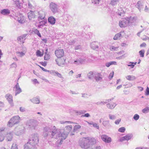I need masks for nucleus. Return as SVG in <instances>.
Listing matches in <instances>:
<instances>
[{"instance_id":"obj_17","label":"nucleus","mask_w":149,"mask_h":149,"mask_svg":"<svg viewBox=\"0 0 149 149\" xmlns=\"http://www.w3.org/2000/svg\"><path fill=\"white\" fill-rule=\"evenodd\" d=\"M14 88L15 89V96H16L17 94L20 93L22 91V89L19 87L18 83H17L16 84Z\"/></svg>"},{"instance_id":"obj_51","label":"nucleus","mask_w":149,"mask_h":149,"mask_svg":"<svg viewBox=\"0 0 149 149\" xmlns=\"http://www.w3.org/2000/svg\"><path fill=\"white\" fill-rule=\"evenodd\" d=\"M17 20L20 23H23L24 22L23 17H22L21 18H18Z\"/></svg>"},{"instance_id":"obj_15","label":"nucleus","mask_w":149,"mask_h":149,"mask_svg":"<svg viewBox=\"0 0 149 149\" xmlns=\"http://www.w3.org/2000/svg\"><path fill=\"white\" fill-rule=\"evenodd\" d=\"M132 137L133 135L132 134H129L120 138L119 139V141L122 142L125 140L128 141Z\"/></svg>"},{"instance_id":"obj_59","label":"nucleus","mask_w":149,"mask_h":149,"mask_svg":"<svg viewBox=\"0 0 149 149\" xmlns=\"http://www.w3.org/2000/svg\"><path fill=\"white\" fill-rule=\"evenodd\" d=\"M17 66V64L15 63H13L11 64L10 67L11 68H16Z\"/></svg>"},{"instance_id":"obj_42","label":"nucleus","mask_w":149,"mask_h":149,"mask_svg":"<svg viewBox=\"0 0 149 149\" xmlns=\"http://www.w3.org/2000/svg\"><path fill=\"white\" fill-rule=\"evenodd\" d=\"M118 13L120 16H121L122 15L124 14V11L123 10L122 8H120L118 9Z\"/></svg>"},{"instance_id":"obj_53","label":"nucleus","mask_w":149,"mask_h":149,"mask_svg":"<svg viewBox=\"0 0 149 149\" xmlns=\"http://www.w3.org/2000/svg\"><path fill=\"white\" fill-rule=\"evenodd\" d=\"M81 127V126L80 125H76L74 127V131H75L78 129H80Z\"/></svg>"},{"instance_id":"obj_38","label":"nucleus","mask_w":149,"mask_h":149,"mask_svg":"<svg viewBox=\"0 0 149 149\" xmlns=\"http://www.w3.org/2000/svg\"><path fill=\"white\" fill-rule=\"evenodd\" d=\"M107 103L106 100H104L103 101H99L95 103V104L97 105H103Z\"/></svg>"},{"instance_id":"obj_44","label":"nucleus","mask_w":149,"mask_h":149,"mask_svg":"<svg viewBox=\"0 0 149 149\" xmlns=\"http://www.w3.org/2000/svg\"><path fill=\"white\" fill-rule=\"evenodd\" d=\"M102 0H92V2L94 4L97 5L101 2Z\"/></svg>"},{"instance_id":"obj_61","label":"nucleus","mask_w":149,"mask_h":149,"mask_svg":"<svg viewBox=\"0 0 149 149\" xmlns=\"http://www.w3.org/2000/svg\"><path fill=\"white\" fill-rule=\"evenodd\" d=\"M36 55L37 56H41L42 54H41V52L39 50H37L36 52Z\"/></svg>"},{"instance_id":"obj_10","label":"nucleus","mask_w":149,"mask_h":149,"mask_svg":"<svg viewBox=\"0 0 149 149\" xmlns=\"http://www.w3.org/2000/svg\"><path fill=\"white\" fill-rule=\"evenodd\" d=\"M56 56L58 58H61L64 55V52L63 49H58L55 51Z\"/></svg>"},{"instance_id":"obj_40","label":"nucleus","mask_w":149,"mask_h":149,"mask_svg":"<svg viewBox=\"0 0 149 149\" xmlns=\"http://www.w3.org/2000/svg\"><path fill=\"white\" fill-rule=\"evenodd\" d=\"M108 116L109 119L110 120H115L116 118V116L115 115H112V114H109L108 115Z\"/></svg>"},{"instance_id":"obj_56","label":"nucleus","mask_w":149,"mask_h":149,"mask_svg":"<svg viewBox=\"0 0 149 149\" xmlns=\"http://www.w3.org/2000/svg\"><path fill=\"white\" fill-rule=\"evenodd\" d=\"M86 112V111L85 110H81L78 111L76 112V113H77V114L80 115L84 113H85Z\"/></svg>"},{"instance_id":"obj_45","label":"nucleus","mask_w":149,"mask_h":149,"mask_svg":"<svg viewBox=\"0 0 149 149\" xmlns=\"http://www.w3.org/2000/svg\"><path fill=\"white\" fill-rule=\"evenodd\" d=\"M142 112L144 113L149 112V107H146L142 110Z\"/></svg>"},{"instance_id":"obj_24","label":"nucleus","mask_w":149,"mask_h":149,"mask_svg":"<svg viewBox=\"0 0 149 149\" xmlns=\"http://www.w3.org/2000/svg\"><path fill=\"white\" fill-rule=\"evenodd\" d=\"M136 6L139 11H141V10L143 8V4L142 2L140 1H138Z\"/></svg>"},{"instance_id":"obj_11","label":"nucleus","mask_w":149,"mask_h":149,"mask_svg":"<svg viewBox=\"0 0 149 149\" xmlns=\"http://www.w3.org/2000/svg\"><path fill=\"white\" fill-rule=\"evenodd\" d=\"M125 34L124 31H121L120 33L116 34L113 39L114 40H119L124 36Z\"/></svg>"},{"instance_id":"obj_25","label":"nucleus","mask_w":149,"mask_h":149,"mask_svg":"<svg viewBox=\"0 0 149 149\" xmlns=\"http://www.w3.org/2000/svg\"><path fill=\"white\" fill-rule=\"evenodd\" d=\"M95 79L97 81L101 80L102 79V75L101 73L96 72Z\"/></svg>"},{"instance_id":"obj_19","label":"nucleus","mask_w":149,"mask_h":149,"mask_svg":"<svg viewBox=\"0 0 149 149\" xmlns=\"http://www.w3.org/2000/svg\"><path fill=\"white\" fill-rule=\"evenodd\" d=\"M50 73L54 76H57L60 78H62V74L58 73L57 71H55L54 70H51L50 71Z\"/></svg>"},{"instance_id":"obj_5","label":"nucleus","mask_w":149,"mask_h":149,"mask_svg":"<svg viewBox=\"0 0 149 149\" xmlns=\"http://www.w3.org/2000/svg\"><path fill=\"white\" fill-rule=\"evenodd\" d=\"M54 126L53 127L52 130L50 128V127L48 126H47L44 128L43 135L45 137H47L48 135L50 134V133L52 134V131L54 130ZM52 137L54 138V137H52Z\"/></svg>"},{"instance_id":"obj_14","label":"nucleus","mask_w":149,"mask_h":149,"mask_svg":"<svg viewBox=\"0 0 149 149\" xmlns=\"http://www.w3.org/2000/svg\"><path fill=\"white\" fill-rule=\"evenodd\" d=\"M101 139L103 141L106 143H109L111 141V138L105 134H103L101 135Z\"/></svg>"},{"instance_id":"obj_57","label":"nucleus","mask_w":149,"mask_h":149,"mask_svg":"<svg viewBox=\"0 0 149 149\" xmlns=\"http://www.w3.org/2000/svg\"><path fill=\"white\" fill-rule=\"evenodd\" d=\"M75 42V41L74 40H70L68 41V43L69 45H72L74 44Z\"/></svg>"},{"instance_id":"obj_23","label":"nucleus","mask_w":149,"mask_h":149,"mask_svg":"<svg viewBox=\"0 0 149 149\" xmlns=\"http://www.w3.org/2000/svg\"><path fill=\"white\" fill-rule=\"evenodd\" d=\"M129 22V24L130 25L135 22L136 19V17H132V16L126 17Z\"/></svg>"},{"instance_id":"obj_46","label":"nucleus","mask_w":149,"mask_h":149,"mask_svg":"<svg viewBox=\"0 0 149 149\" xmlns=\"http://www.w3.org/2000/svg\"><path fill=\"white\" fill-rule=\"evenodd\" d=\"M145 50L143 49L140 51L139 52V55L141 57H143L144 56Z\"/></svg>"},{"instance_id":"obj_1","label":"nucleus","mask_w":149,"mask_h":149,"mask_svg":"<svg viewBox=\"0 0 149 149\" xmlns=\"http://www.w3.org/2000/svg\"><path fill=\"white\" fill-rule=\"evenodd\" d=\"M54 128V130L52 131V137L59 140L61 143L62 140L66 139L69 133L72 130V126L71 125L67 126L64 130L56 129L55 126Z\"/></svg>"},{"instance_id":"obj_58","label":"nucleus","mask_w":149,"mask_h":149,"mask_svg":"<svg viewBox=\"0 0 149 149\" xmlns=\"http://www.w3.org/2000/svg\"><path fill=\"white\" fill-rule=\"evenodd\" d=\"M74 64H77V65L81 64L79 58L78 59H77L75 61H74Z\"/></svg>"},{"instance_id":"obj_16","label":"nucleus","mask_w":149,"mask_h":149,"mask_svg":"<svg viewBox=\"0 0 149 149\" xmlns=\"http://www.w3.org/2000/svg\"><path fill=\"white\" fill-rule=\"evenodd\" d=\"M38 19H43L45 17V12L43 10H40L38 12Z\"/></svg>"},{"instance_id":"obj_52","label":"nucleus","mask_w":149,"mask_h":149,"mask_svg":"<svg viewBox=\"0 0 149 149\" xmlns=\"http://www.w3.org/2000/svg\"><path fill=\"white\" fill-rule=\"evenodd\" d=\"M133 118L135 120H137L139 118V116L137 114H136L134 115Z\"/></svg>"},{"instance_id":"obj_29","label":"nucleus","mask_w":149,"mask_h":149,"mask_svg":"<svg viewBox=\"0 0 149 149\" xmlns=\"http://www.w3.org/2000/svg\"><path fill=\"white\" fill-rule=\"evenodd\" d=\"M14 3L16 5V6L19 8L21 9L22 7V3H20L19 0L14 1Z\"/></svg>"},{"instance_id":"obj_2","label":"nucleus","mask_w":149,"mask_h":149,"mask_svg":"<svg viewBox=\"0 0 149 149\" xmlns=\"http://www.w3.org/2000/svg\"><path fill=\"white\" fill-rule=\"evenodd\" d=\"M39 140L37 134L31 135L28 141L24 146V149H36Z\"/></svg>"},{"instance_id":"obj_33","label":"nucleus","mask_w":149,"mask_h":149,"mask_svg":"<svg viewBox=\"0 0 149 149\" xmlns=\"http://www.w3.org/2000/svg\"><path fill=\"white\" fill-rule=\"evenodd\" d=\"M47 20H44L42 21L41 22H39L38 23V26L39 28H40L42 26L45 25L47 23Z\"/></svg>"},{"instance_id":"obj_7","label":"nucleus","mask_w":149,"mask_h":149,"mask_svg":"<svg viewBox=\"0 0 149 149\" xmlns=\"http://www.w3.org/2000/svg\"><path fill=\"white\" fill-rule=\"evenodd\" d=\"M49 8L53 13H55L58 12L57 5L54 3L51 2L50 3Z\"/></svg>"},{"instance_id":"obj_18","label":"nucleus","mask_w":149,"mask_h":149,"mask_svg":"<svg viewBox=\"0 0 149 149\" xmlns=\"http://www.w3.org/2000/svg\"><path fill=\"white\" fill-rule=\"evenodd\" d=\"M5 97L11 105L13 106V97L12 95L10 94H7L6 95Z\"/></svg>"},{"instance_id":"obj_60","label":"nucleus","mask_w":149,"mask_h":149,"mask_svg":"<svg viewBox=\"0 0 149 149\" xmlns=\"http://www.w3.org/2000/svg\"><path fill=\"white\" fill-rule=\"evenodd\" d=\"M121 121V119L120 118H119L118 119H117V120H116L115 121V123L116 124V125H118L120 122Z\"/></svg>"},{"instance_id":"obj_21","label":"nucleus","mask_w":149,"mask_h":149,"mask_svg":"<svg viewBox=\"0 0 149 149\" xmlns=\"http://www.w3.org/2000/svg\"><path fill=\"white\" fill-rule=\"evenodd\" d=\"M87 138L88 139V143L89 144V147L90 146H91L96 143V140L94 138H90L87 137Z\"/></svg>"},{"instance_id":"obj_43","label":"nucleus","mask_w":149,"mask_h":149,"mask_svg":"<svg viewBox=\"0 0 149 149\" xmlns=\"http://www.w3.org/2000/svg\"><path fill=\"white\" fill-rule=\"evenodd\" d=\"M118 2V0H111L110 4L112 6H115Z\"/></svg>"},{"instance_id":"obj_12","label":"nucleus","mask_w":149,"mask_h":149,"mask_svg":"<svg viewBox=\"0 0 149 149\" xmlns=\"http://www.w3.org/2000/svg\"><path fill=\"white\" fill-rule=\"evenodd\" d=\"M79 59L81 64H84L86 62H90L93 61V60L88 58L86 56L83 57H81V58H79Z\"/></svg>"},{"instance_id":"obj_55","label":"nucleus","mask_w":149,"mask_h":149,"mask_svg":"<svg viewBox=\"0 0 149 149\" xmlns=\"http://www.w3.org/2000/svg\"><path fill=\"white\" fill-rule=\"evenodd\" d=\"M17 145L15 143H14L12 144L11 149H18Z\"/></svg>"},{"instance_id":"obj_48","label":"nucleus","mask_w":149,"mask_h":149,"mask_svg":"<svg viewBox=\"0 0 149 149\" xmlns=\"http://www.w3.org/2000/svg\"><path fill=\"white\" fill-rule=\"evenodd\" d=\"M28 8L31 9H33L34 8V6L32 4L31 2L28 1Z\"/></svg>"},{"instance_id":"obj_35","label":"nucleus","mask_w":149,"mask_h":149,"mask_svg":"<svg viewBox=\"0 0 149 149\" xmlns=\"http://www.w3.org/2000/svg\"><path fill=\"white\" fill-rule=\"evenodd\" d=\"M50 58V55L48 53V49L46 50L45 55L44 57V59L45 60H48Z\"/></svg>"},{"instance_id":"obj_62","label":"nucleus","mask_w":149,"mask_h":149,"mask_svg":"<svg viewBox=\"0 0 149 149\" xmlns=\"http://www.w3.org/2000/svg\"><path fill=\"white\" fill-rule=\"evenodd\" d=\"M144 11L146 13H149V9L148 7L146 6L145 7L144 9Z\"/></svg>"},{"instance_id":"obj_27","label":"nucleus","mask_w":149,"mask_h":149,"mask_svg":"<svg viewBox=\"0 0 149 149\" xmlns=\"http://www.w3.org/2000/svg\"><path fill=\"white\" fill-rule=\"evenodd\" d=\"M29 32L31 34H33L32 33L33 32L35 34L38 35V36L39 37H41V35L39 32V31L36 29H34L32 31L31 30L29 31Z\"/></svg>"},{"instance_id":"obj_32","label":"nucleus","mask_w":149,"mask_h":149,"mask_svg":"<svg viewBox=\"0 0 149 149\" xmlns=\"http://www.w3.org/2000/svg\"><path fill=\"white\" fill-rule=\"evenodd\" d=\"M91 47L92 49L94 50H97L99 48L98 46L96 44V42H95L91 44Z\"/></svg>"},{"instance_id":"obj_20","label":"nucleus","mask_w":149,"mask_h":149,"mask_svg":"<svg viewBox=\"0 0 149 149\" xmlns=\"http://www.w3.org/2000/svg\"><path fill=\"white\" fill-rule=\"evenodd\" d=\"M56 21L55 19L52 16H50L48 18V22L52 25L54 24Z\"/></svg>"},{"instance_id":"obj_37","label":"nucleus","mask_w":149,"mask_h":149,"mask_svg":"<svg viewBox=\"0 0 149 149\" xmlns=\"http://www.w3.org/2000/svg\"><path fill=\"white\" fill-rule=\"evenodd\" d=\"M126 79L130 81H132L136 79L135 77L133 75H127L126 76Z\"/></svg>"},{"instance_id":"obj_8","label":"nucleus","mask_w":149,"mask_h":149,"mask_svg":"<svg viewBox=\"0 0 149 149\" xmlns=\"http://www.w3.org/2000/svg\"><path fill=\"white\" fill-rule=\"evenodd\" d=\"M36 120L33 119H30L27 121L26 125L30 128H34L36 126Z\"/></svg>"},{"instance_id":"obj_3","label":"nucleus","mask_w":149,"mask_h":149,"mask_svg":"<svg viewBox=\"0 0 149 149\" xmlns=\"http://www.w3.org/2000/svg\"><path fill=\"white\" fill-rule=\"evenodd\" d=\"M20 118L18 116H15L11 118L8 121V126L12 127L15 125L18 124L19 122Z\"/></svg>"},{"instance_id":"obj_4","label":"nucleus","mask_w":149,"mask_h":149,"mask_svg":"<svg viewBox=\"0 0 149 149\" xmlns=\"http://www.w3.org/2000/svg\"><path fill=\"white\" fill-rule=\"evenodd\" d=\"M88 141L87 138H83L80 141L79 145L82 148L87 149L89 147Z\"/></svg>"},{"instance_id":"obj_28","label":"nucleus","mask_w":149,"mask_h":149,"mask_svg":"<svg viewBox=\"0 0 149 149\" xmlns=\"http://www.w3.org/2000/svg\"><path fill=\"white\" fill-rule=\"evenodd\" d=\"M10 13V11L7 9H4L1 10V13L4 15H7Z\"/></svg>"},{"instance_id":"obj_36","label":"nucleus","mask_w":149,"mask_h":149,"mask_svg":"<svg viewBox=\"0 0 149 149\" xmlns=\"http://www.w3.org/2000/svg\"><path fill=\"white\" fill-rule=\"evenodd\" d=\"M117 65V63L116 61H111L106 63H105V65L107 67H109L111 65Z\"/></svg>"},{"instance_id":"obj_13","label":"nucleus","mask_w":149,"mask_h":149,"mask_svg":"<svg viewBox=\"0 0 149 149\" xmlns=\"http://www.w3.org/2000/svg\"><path fill=\"white\" fill-rule=\"evenodd\" d=\"M27 35V34H25L18 37L17 39L18 42L20 44L24 43Z\"/></svg>"},{"instance_id":"obj_22","label":"nucleus","mask_w":149,"mask_h":149,"mask_svg":"<svg viewBox=\"0 0 149 149\" xmlns=\"http://www.w3.org/2000/svg\"><path fill=\"white\" fill-rule=\"evenodd\" d=\"M13 139V134L12 132H9L6 134V140L7 141H10Z\"/></svg>"},{"instance_id":"obj_54","label":"nucleus","mask_w":149,"mask_h":149,"mask_svg":"<svg viewBox=\"0 0 149 149\" xmlns=\"http://www.w3.org/2000/svg\"><path fill=\"white\" fill-rule=\"evenodd\" d=\"M114 74V71H112L109 74V80H111L113 77Z\"/></svg>"},{"instance_id":"obj_9","label":"nucleus","mask_w":149,"mask_h":149,"mask_svg":"<svg viewBox=\"0 0 149 149\" xmlns=\"http://www.w3.org/2000/svg\"><path fill=\"white\" fill-rule=\"evenodd\" d=\"M24 129L23 127H16L14 130V133L17 135H19L24 133Z\"/></svg>"},{"instance_id":"obj_47","label":"nucleus","mask_w":149,"mask_h":149,"mask_svg":"<svg viewBox=\"0 0 149 149\" xmlns=\"http://www.w3.org/2000/svg\"><path fill=\"white\" fill-rule=\"evenodd\" d=\"M125 130V128L124 127H120L118 130V131L119 132L122 133L124 132Z\"/></svg>"},{"instance_id":"obj_63","label":"nucleus","mask_w":149,"mask_h":149,"mask_svg":"<svg viewBox=\"0 0 149 149\" xmlns=\"http://www.w3.org/2000/svg\"><path fill=\"white\" fill-rule=\"evenodd\" d=\"M145 94L146 95H149V88L148 87L146 88Z\"/></svg>"},{"instance_id":"obj_41","label":"nucleus","mask_w":149,"mask_h":149,"mask_svg":"<svg viewBox=\"0 0 149 149\" xmlns=\"http://www.w3.org/2000/svg\"><path fill=\"white\" fill-rule=\"evenodd\" d=\"M118 46L115 47L111 45L110 46L109 49L111 51H116L118 50Z\"/></svg>"},{"instance_id":"obj_6","label":"nucleus","mask_w":149,"mask_h":149,"mask_svg":"<svg viewBox=\"0 0 149 149\" xmlns=\"http://www.w3.org/2000/svg\"><path fill=\"white\" fill-rule=\"evenodd\" d=\"M129 25V22L127 18H125L119 22V25L121 28H125Z\"/></svg>"},{"instance_id":"obj_31","label":"nucleus","mask_w":149,"mask_h":149,"mask_svg":"<svg viewBox=\"0 0 149 149\" xmlns=\"http://www.w3.org/2000/svg\"><path fill=\"white\" fill-rule=\"evenodd\" d=\"M116 104L114 103H110L107 104V106L109 109H113L116 106Z\"/></svg>"},{"instance_id":"obj_49","label":"nucleus","mask_w":149,"mask_h":149,"mask_svg":"<svg viewBox=\"0 0 149 149\" xmlns=\"http://www.w3.org/2000/svg\"><path fill=\"white\" fill-rule=\"evenodd\" d=\"M5 138L4 136L2 133H0V142H2L3 141Z\"/></svg>"},{"instance_id":"obj_50","label":"nucleus","mask_w":149,"mask_h":149,"mask_svg":"<svg viewBox=\"0 0 149 149\" xmlns=\"http://www.w3.org/2000/svg\"><path fill=\"white\" fill-rule=\"evenodd\" d=\"M109 123V120H104L103 121L102 124L105 127H106Z\"/></svg>"},{"instance_id":"obj_34","label":"nucleus","mask_w":149,"mask_h":149,"mask_svg":"<svg viewBox=\"0 0 149 149\" xmlns=\"http://www.w3.org/2000/svg\"><path fill=\"white\" fill-rule=\"evenodd\" d=\"M28 17L29 19H31L34 17V13L33 11H30L27 14Z\"/></svg>"},{"instance_id":"obj_64","label":"nucleus","mask_w":149,"mask_h":149,"mask_svg":"<svg viewBox=\"0 0 149 149\" xmlns=\"http://www.w3.org/2000/svg\"><path fill=\"white\" fill-rule=\"evenodd\" d=\"M93 125L94 127L96 128L97 129H99V127L97 123H93Z\"/></svg>"},{"instance_id":"obj_39","label":"nucleus","mask_w":149,"mask_h":149,"mask_svg":"<svg viewBox=\"0 0 149 149\" xmlns=\"http://www.w3.org/2000/svg\"><path fill=\"white\" fill-rule=\"evenodd\" d=\"M16 54L18 56L21 57L25 55V53L22 52H17Z\"/></svg>"},{"instance_id":"obj_30","label":"nucleus","mask_w":149,"mask_h":149,"mask_svg":"<svg viewBox=\"0 0 149 149\" xmlns=\"http://www.w3.org/2000/svg\"><path fill=\"white\" fill-rule=\"evenodd\" d=\"M30 101L33 103L38 104L40 103V100L39 98L37 97H34L30 99Z\"/></svg>"},{"instance_id":"obj_26","label":"nucleus","mask_w":149,"mask_h":149,"mask_svg":"<svg viewBox=\"0 0 149 149\" xmlns=\"http://www.w3.org/2000/svg\"><path fill=\"white\" fill-rule=\"evenodd\" d=\"M96 72L91 71L87 74V76L89 79H94Z\"/></svg>"}]
</instances>
